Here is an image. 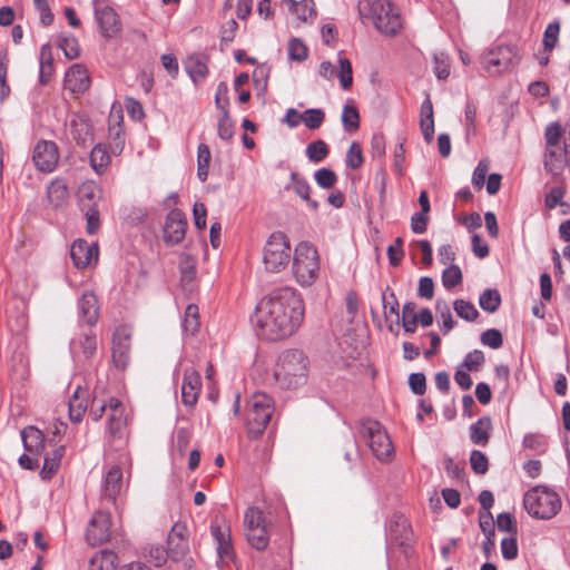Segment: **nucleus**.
Wrapping results in <instances>:
<instances>
[{"label": "nucleus", "instance_id": "obj_1", "mask_svg": "<svg viewBox=\"0 0 570 570\" xmlns=\"http://www.w3.org/2000/svg\"><path fill=\"white\" fill-rule=\"evenodd\" d=\"M304 317L302 295L292 287H283L258 302L252 323L261 337L276 342L293 336L302 326Z\"/></svg>", "mask_w": 570, "mask_h": 570}, {"label": "nucleus", "instance_id": "obj_2", "mask_svg": "<svg viewBox=\"0 0 570 570\" xmlns=\"http://www.w3.org/2000/svg\"><path fill=\"white\" fill-rule=\"evenodd\" d=\"M309 361L301 350H285L276 358L273 377L281 389L295 390L307 382Z\"/></svg>", "mask_w": 570, "mask_h": 570}, {"label": "nucleus", "instance_id": "obj_3", "mask_svg": "<svg viewBox=\"0 0 570 570\" xmlns=\"http://www.w3.org/2000/svg\"><path fill=\"white\" fill-rule=\"evenodd\" d=\"M358 11L385 36H395L402 29L400 12L390 0H363L358 3Z\"/></svg>", "mask_w": 570, "mask_h": 570}, {"label": "nucleus", "instance_id": "obj_4", "mask_svg": "<svg viewBox=\"0 0 570 570\" xmlns=\"http://www.w3.org/2000/svg\"><path fill=\"white\" fill-rule=\"evenodd\" d=\"M523 507L531 517L550 520L560 511L561 499L548 487L535 485L525 492Z\"/></svg>", "mask_w": 570, "mask_h": 570}, {"label": "nucleus", "instance_id": "obj_5", "mask_svg": "<svg viewBox=\"0 0 570 570\" xmlns=\"http://www.w3.org/2000/svg\"><path fill=\"white\" fill-rule=\"evenodd\" d=\"M293 275L296 282L308 287L320 275V255L317 249L308 242H301L293 253Z\"/></svg>", "mask_w": 570, "mask_h": 570}, {"label": "nucleus", "instance_id": "obj_6", "mask_svg": "<svg viewBox=\"0 0 570 570\" xmlns=\"http://www.w3.org/2000/svg\"><path fill=\"white\" fill-rule=\"evenodd\" d=\"M275 411L273 399L263 392L254 393L247 402L246 424L249 433L259 435Z\"/></svg>", "mask_w": 570, "mask_h": 570}, {"label": "nucleus", "instance_id": "obj_7", "mask_svg": "<svg viewBox=\"0 0 570 570\" xmlns=\"http://www.w3.org/2000/svg\"><path fill=\"white\" fill-rule=\"evenodd\" d=\"M292 257L287 236L282 232L273 233L263 249V263L272 273H278L287 267Z\"/></svg>", "mask_w": 570, "mask_h": 570}, {"label": "nucleus", "instance_id": "obj_8", "mask_svg": "<svg viewBox=\"0 0 570 570\" xmlns=\"http://www.w3.org/2000/svg\"><path fill=\"white\" fill-rule=\"evenodd\" d=\"M360 432L377 460L387 461L391 459L393 445L380 422L366 420L362 423Z\"/></svg>", "mask_w": 570, "mask_h": 570}, {"label": "nucleus", "instance_id": "obj_9", "mask_svg": "<svg viewBox=\"0 0 570 570\" xmlns=\"http://www.w3.org/2000/svg\"><path fill=\"white\" fill-rule=\"evenodd\" d=\"M244 525L248 543L256 550L266 549L269 535L263 511L249 507L244 514Z\"/></svg>", "mask_w": 570, "mask_h": 570}, {"label": "nucleus", "instance_id": "obj_10", "mask_svg": "<svg viewBox=\"0 0 570 570\" xmlns=\"http://www.w3.org/2000/svg\"><path fill=\"white\" fill-rule=\"evenodd\" d=\"M515 60L518 55L514 46H498L482 58V65L489 73L494 75L507 70Z\"/></svg>", "mask_w": 570, "mask_h": 570}, {"label": "nucleus", "instance_id": "obj_11", "mask_svg": "<svg viewBox=\"0 0 570 570\" xmlns=\"http://www.w3.org/2000/svg\"><path fill=\"white\" fill-rule=\"evenodd\" d=\"M59 157L58 146L51 140H40L33 148L32 160L40 171H53L58 165Z\"/></svg>", "mask_w": 570, "mask_h": 570}, {"label": "nucleus", "instance_id": "obj_12", "mask_svg": "<svg viewBox=\"0 0 570 570\" xmlns=\"http://www.w3.org/2000/svg\"><path fill=\"white\" fill-rule=\"evenodd\" d=\"M110 514L105 511H97L87 528L86 538L91 546H99L108 541L111 534Z\"/></svg>", "mask_w": 570, "mask_h": 570}, {"label": "nucleus", "instance_id": "obj_13", "mask_svg": "<svg viewBox=\"0 0 570 570\" xmlns=\"http://www.w3.org/2000/svg\"><path fill=\"white\" fill-rule=\"evenodd\" d=\"M187 218L179 209H173L166 216L164 225V240L168 245L179 244L186 235Z\"/></svg>", "mask_w": 570, "mask_h": 570}, {"label": "nucleus", "instance_id": "obj_14", "mask_svg": "<svg viewBox=\"0 0 570 570\" xmlns=\"http://www.w3.org/2000/svg\"><path fill=\"white\" fill-rule=\"evenodd\" d=\"M128 425V413L125 405L111 397L108 402L107 431L112 439H121Z\"/></svg>", "mask_w": 570, "mask_h": 570}, {"label": "nucleus", "instance_id": "obj_15", "mask_svg": "<svg viewBox=\"0 0 570 570\" xmlns=\"http://www.w3.org/2000/svg\"><path fill=\"white\" fill-rule=\"evenodd\" d=\"M95 17L104 37L111 38L120 30L118 14L100 0L95 1Z\"/></svg>", "mask_w": 570, "mask_h": 570}, {"label": "nucleus", "instance_id": "obj_16", "mask_svg": "<svg viewBox=\"0 0 570 570\" xmlns=\"http://www.w3.org/2000/svg\"><path fill=\"white\" fill-rule=\"evenodd\" d=\"M70 352L77 362H85L92 358L97 352V338L91 332L80 333L70 342Z\"/></svg>", "mask_w": 570, "mask_h": 570}, {"label": "nucleus", "instance_id": "obj_17", "mask_svg": "<svg viewBox=\"0 0 570 570\" xmlns=\"http://www.w3.org/2000/svg\"><path fill=\"white\" fill-rule=\"evenodd\" d=\"M124 115L121 109H112L108 118L109 147L114 155H119L125 147Z\"/></svg>", "mask_w": 570, "mask_h": 570}, {"label": "nucleus", "instance_id": "obj_18", "mask_svg": "<svg viewBox=\"0 0 570 570\" xmlns=\"http://www.w3.org/2000/svg\"><path fill=\"white\" fill-rule=\"evenodd\" d=\"M186 534V527L179 523L175 524L168 534V554L174 561L184 559L189 552Z\"/></svg>", "mask_w": 570, "mask_h": 570}, {"label": "nucleus", "instance_id": "obj_19", "mask_svg": "<svg viewBox=\"0 0 570 570\" xmlns=\"http://www.w3.org/2000/svg\"><path fill=\"white\" fill-rule=\"evenodd\" d=\"M130 334L125 327L117 328L112 336V361L119 368L129 362Z\"/></svg>", "mask_w": 570, "mask_h": 570}, {"label": "nucleus", "instance_id": "obj_20", "mask_svg": "<svg viewBox=\"0 0 570 570\" xmlns=\"http://www.w3.org/2000/svg\"><path fill=\"white\" fill-rule=\"evenodd\" d=\"M202 391L200 375L194 368H187L184 373L181 384V399L183 403L187 407H193L197 401Z\"/></svg>", "mask_w": 570, "mask_h": 570}, {"label": "nucleus", "instance_id": "obj_21", "mask_svg": "<svg viewBox=\"0 0 570 570\" xmlns=\"http://www.w3.org/2000/svg\"><path fill=\"white\" fill-rule=\"evenodd\" d=\"M70 256L77 268H85L98 258V248L86 240H75L70 248Z\"/></svg>", "mask_w": 570, "mask_h": 570}, {"label": "nucleus", "instance_id": "obj_22", "mask_svg": "<svg viewBox=\"0 0 570 570\" xmlns=\"http://www.w3.org/2000/svg\"><path fill=\"white\" fill-rule=\"evenodd\" d=\"M90 86L87 69L79 63L71 66L65 75V88L72 94H82Z\"/></svg>", "mask_w": 570, "mask_h": 570}, {"label": "nucleus", "instance_id": "obj_23", "mask_svg": "<svg viewBox=\"0 0 570 570\" xmlns=\"http://www.w3.org/2000/svg\"><path fill=\"white\" fill-rule=\"evenodd\" d=\"M212 534L217 544V553L223 562L230 561L234 557L230 529L226 523L213 524Z\"/></svg>", "mask_w": 570, "mask_h": 570}, {"label": "nucleus", "instance_id": "obj_24", "mask_svg": "<svg viewBox=\"0 0 570 570\" xmlns=\"http://www.w3.org/2000/svg\"><path fill=\"white\" fill-rule=\"evenodd\" d=\"M122 489V471L118 465H112L105 474L102 482V498L115 502Z\"/></svg>", "mask_w": 570, "mask_h": 570}, {"label": "nucleus", "instance_id": "obj_25", "mask_svg": "<svg viewBox=\"0 0 570 570\" xmlns=\"http://www.w3.org/2000/svg\"><path fill=\"white\" fill-rule=\"evenodd\" d=\"M492 420L490 416H482L470 426L469 436L474 445L487 446L492 432Z\"/></svg>", "mask_w": 570, "mask_h": 570}, {"label": "nucleus", "instance_id": "obj_26", "mask_svg": "<svg viewBox=\"0 0 570 570\" xmlns=\"http://www.w3.org/2000/svg\"><path fill=\"white\" fill-rule=\"evenodd\" d=\"M80 316L86 324L92 326L99 317V304L97 296L92 292H85L79 299Z\"/></svg>", "mask_w": 570, "mask_h": 570}, {"label": "nucleus", "instance_id": "obj_27", "mask_svg": "<svg viewBox=\"0 0 570 570\" xmlns=\"http://www.w3.org/2000/svg\"><path fill=\"white\" fill-rule=\"evenodd\" d=\"M287 190H293L297 196H299L304 202H306L307 206H309L313 210L318 208V203L314 199H311V186L307 180L296 171L291 174V183L286 186Z\"/></svg>", "mask_w": 570, "mask_h": 570}, {"label": "nucleus", "instance_id": "obj_28", "mask_svg": "<svg viewBox=\"0 0 570 570\" xmlns=\"http://www.w3.org/2000/svg\"><path fill=\"white\" fill-rule=\"evenodd\" d=\"M21 438L26 451L40 454L45 448V438L42 432L36 426H27L21 432Z\"/></svg>", "mask_w": 570, "mask_h": 570}, {"label": "nucleus", "instance_id": "obj_29", "mask_svg": "<svg viewBox=\"0 0 570 570\" xmlns=\"http://www.w3.org/2000/svg\"><path fill=\"white\" fill-rule=\"evenodd\" d=\"M100 197L101 189L92 180L82 183L78 189V198L83 208L96 207Z\"/></svg>", "mask_w": 570, "mask_h": 570}, {"label": "nucleus", "instance_id": "obj_30", "mask_svg": "<svg viewBox=\"0 0 570 570\" xmlns=\"http://www.w3.org/2000/svg\"><path fill=\"white\" fill-rule=\"evenodd\" d=\"M185 69L193 82L197 83L204 80L208 73L206 58L197 55L189 56L185 61Z\"/></svg>", "mask_w": 570, "mask_h": 570}, {"label": "nucleus", "instance_id": "obj_31", "mask_svg": "<svg viewBox=\"0 0 570 570\" xmlns=\"http://www.w3.org/2000/svg\"><path fill=\"white\" fill-rule=\"evenodd\" d=\"M117 566V554L109 550H101L91 557L88 570H116Z\"/></svg>", "mask_w": 570, "mask_h": 570}, {"label": "nucleus", "instance_id": "obj_32", "mask_svg": "<svg viewBox=\"0 0 570 570\" xmlns=\"http://www.w3.org/2000/svg\"><path fill=\"white\" fill-rule=\"evenodd\" d=\"M69 417L73 423H79L87 410L86 392L78 387L69 400Z\"/></svg>", "mask_w": 570, "mask_h": 570}, {"label": "nucleus", "instance_id": "obj_33", "mask_svg": "<svg viewBox=\"0 0 570 570\" xmlns=\"http://www.w3.org/2000/svg\"><path fill=\"white\" fill-rule=\"evenodd\" d=\"M48 199L53 206H60L69 198L68 185L62 178L51 181L47 189Z\"/></svg>", "mask_w": 570, "mask_h": 570}, {"label": "nucleus", "instance_id": "obj_34", "mask_svg": "<svg viewBox=\"0 0 570 570\" xmlns=\"http://www.w3.org/2000/svg\"><path fill=\"white\" fill-rule=\"evenodd\" d=\"M71 135L78 144L85 145L91 138V127L89 122L80 117L73 116L70 120Z\"/></svg>", "mask_w": 570, "mask_h": 570}, {"label": "nucleus", "instance_id": "obj_35", "mask_svg": "<svg viewBox=\"0 0 570 570\" xmlns=\"http://www.w3.org/2000/svg\"><path fill=\"white\" fill-rule=\"evenodd\" d=\"M199 312L198 306L189 304L184 313L181 322L183 332L187 335H195L199 330Z\"/></svg>", "mask_w": 570, "mask_h": 570}, {"label": "nucleus", "instance_id": "obj_36", "mask_svg": "<svg viewBox=\"0 0 570 570\" xmlns=\"http://www.w3.org/2000/svg\"><path fill=\"white\" fill-rule=\"evenodd\" d=\"M90 164L94 170L98 174L104 173L110 164V155L107 151L106 146L98 144L96 145L90 154Z\"/></svg>", "mask_w": 570, "mask_h": 570}, {"label": "nucleus", "instance_id": "obj_37", "mask_svg": "<svg viewBox=\"0 0 570 570\" xmlns=\"http://www.w3.org/2000/svg\"><path fill=\"white\" fill-rule=\"evenodd\" d=\"M212 155L206 144H199L197 148V177L200 181H205L208 177V169Z\"/></svg>", "mask_w": 570, "mask_h": 570}, {"label": "nucleus", "instance_id": "obj_38", "mask_svg": "<svg viewBox=\"0 0 570 570\" xmlns=\"http://www.w3.org/2000/svg\"><path fill=\"white\" fill-rule=\"evenodd\" d=\"M501 304V295L497 289H485L479 297L480 307L488 312L494 313Z\"/></svg>", "mask_w": 570, "mask_h": 570}, {"label": "nucleus", "instance_id": "obj_39", "mask_svg": "<svg viewBox=\"0 0 570 570\" xmlns=\"http://www.w3.org/2000/svg\"><path fill=\"white\" fill-rule=\"evenodd\" d=\"M559 33L560 21L556 19L547 26L543 32L542 43L546 51H552L557 47L559 42Z\"/></svg>", "mask_w": 570, "mask_h": 570}, {"label": "nucleus", "instance_id": "obj_40", "mask_svg": "<svg viewBox=\"0 0 570 570\" xmlns=\"http://www.w3.org/2000/svg\"><path fill=\"white\" fill-rule=\"evenodd\" d=\"M305 153L311 161L321 163L327 157L330 148L324 140L318 139L308 144Z\"/></svg>", "mask_w": 570, "mask_h": 570}, {"label": "nucleus", "instance_id": "obj_41", "mask_svg": "<svg viewBox=\"0 0 570 570\" xmlns=\"http://www.w3.org/2000/svg\"><path fill=\"white\" fill-rule=\"evenodd\" d=\"M382 304H383V313L385 318L387 320L391 315H395L399 320V308L400 304L399 301L394 294V292L386 287L382 292Z\"/></svg>", "mask_w": 570, "mask_h": 570}, {"label": "nucleus", "instance_id": "obj_42", "mask_svg": "<svg viewBox=\"0 0 570 570\" xmlns=\"http://www.w3.org/2000/svg\"><path fill=\"white\" fill-rule=\"evenodd\" d=\"M325 120V112L321 108H309L303 112L302 124L311 130L318 129Z\"/></svg>", "mask_w": 570, "mask_h": 570}, {"label": "nucleus", "instance_id": "obj_43", "mask_svg": "<svg viewBox=\"0 0 570 570\" xmlns=\"http://www.w3.org/2000/svg\"><path fill=\"white\" fill-rule=\"evenodd\" d=\"M342 124L346 131H355L360 127V115L352 105H345L342 110Z\"/></svg>", "mask_w": 570, "mask_h": 570}, {"label": "nucleus", "instance_id": "obj_44", "mask_svg": "<svg viewBox=\"0 0 570 570\" xmlns=\"http://www.w3.org/2000/svg\"><path fill=\"white\" fill-rule=\"evenodd\" d=\"M296 7H299V9L293 8L291 12L294 13L299 21L308 22L315 18L316 10L313 0L297 1Z\"/></svg>", "mask_w": 570, "mask_h": 570}, {"label": "nucleus", "instance_id": "obj_45", "mask_svg": "<svg viewBox=\"0 0 570 570\" xmlns=\"http://www.w3.org/2000/svg\"><path fill=\"white\" fill-rule=\"evenodd\" d=\"M65 448L60 446L53 452L52 458H45L43 466L40 472L42 479H50L58 470L60 459L63 455Z\"/></svg>", "mask_w": 570, "mask_h": 570}, {"label": "nucleus", "instance_id": "obj_46", "mask_svg": "<svg viewBox=\"0 0 570 570\" xmlns=\"http://www.w3.org/2000/svg\"><path fill=\"white\" fill-rule=\"evenodd\" d=\"M338 79L341 87L344 90H347L352 87L353 83V71H352V63L347 58L338 57Z\"/></svg>", "mask_w": 570, "mask_h": 570}, {"label": "nucleus", "instance_id": "obj_47", "mask_svg": "<svg viewBox=\"0 0 570 570\" xmlns=\"http://www.w3.org/2000/svg\"><path fill=\"white\" fill-rule=\"evenodd\" d=\"M453 308L459 317L469 322L475 321L479 316V312L474 305L464 299L454 301Z\"/></svg>", "mask_w": 570, "mask_h": 570}, {"label": "nucleus", "instance_id": "obj_48", "mask_svg": "<svg viewBox=\"0 0 570 570\" xmlns=\"http://www.w3.org/2000/svg\"><path fill=\"white\" fill-rule=\"evenodd\" d=\"M462 282V272L458 265L448 266L442 273V284L450 289Z\"/></svg>", "mask_w": 570, "mask_h": 570}, {"label": "nucleus", "instance_id": "obj_49", "mask_svg": "<svg viewBox=\"0 0 570 570\" xmlns=\"http://www.w3.org/2000/svg\"><path fill=\"white\" fill-rule=\"evenodd\" d=\"M217 132L222 140L229 141L234 136V125L229 118V111L224 110L218 120Z\"/></svg>", "mask_w": 570, "mask_h": 570}, {"label": "nucleus", "instance_id": "obj_50", "mask_svg": "<svg viewBox=\"0 0 570 570\" xmlns=\"http://www.w3.org/2000/svg\"><path fill=\"white\" fill-rule=\"evenodd\" d=\"M470 465L474 473L476 474H485L489 470V460L487 455L479 451L473 450L470 454Z\"/></svg>", "mask_w": 570, "mask_h": 570}, {"label": "nucleus", "instance_id": "obj_51", "mask_svg": "<svg viewBox=\"0 0 570 570\" xmlns=\"http://www.w3.org/2000/svg\"><path fill=\"white\" fill-rule=\"evenodd\" d=\"M47 46L41 48L40 58V82L47 83L51 77L53 63L50 52H46Z\"/></svg>", "mask_w": 570, "mask_h": 570}, {"label": "nucleus", "instance_id": "obj_52", "mask_svg": "<svg viewBox=\"0 0 570 570\" xmlns=\"http://www.w3.org/2000/svg\"><path fill=\"white\" fill-rule=\"evenodd\" d=\"M562 135V127L558 122L550 124L546 128L544 137L547 141V150L559 148L560 137Z\"/></svg>", "mask_w": 570, "mask_h": 570}, {"label": "nucleus", "instance_id": "obj_53", "mask_svg": "<svg viewBox=\"0 0 570 570\" xmlns=\"http://www.w3.org/2000/svg\"><path fill=\"white\" fill-rule=\"evenodd\" d=\"M522 444L527 449L543 453L547 450V440L543 435L538 433L525 434Z\"/></svg>", "mask_w": 570, "mask_h": 570}, {"label": "nucleus", "instance_id": "obj_54", "mask_svg": "<svg viewBox=\"0 0 570 570\" xmlns=\"http://www.w3.org/2000/svg\"><path fill=\"white\" fill-rule=\"evenodd\" d=\"M436 311L440 313L442 318V332L443 334H448L454 327V320L452 317L451 311L445 302L436 301L435 304Z\"/></svg>", "mask_w": 570, "mask_h": 570}, {"label": "nucleus", "instance_id": "obj_55", "mask_svg": "<svg viewBox=\"0 0 570 570\" xmlns=\"http://www.w3.org/2000/svg\"><path fill=\"white\" fill-rule=\"evenodd\" d=\"M497 527L500 531L508 532L511 535H517L518 524L511 513L503 512L497 517Z\"/></svg>", "mask_w": 570, "mask_h": 570}, {"label": "nucleus", "instance_id": "obj_56", "mask_svg": "<svg viewBox=\"0 0 570 570\" xmlns=\"http://www.w3.org/2000/svg\"><path fill=\"white\" fill-rule=\"evenodd\" d=\"M314 179L320 187L327 189L335 185L337 176L328 168H321L315 171Z\"/></svg>", "mask_w": 570, "mask_h": 570}, {"label": "nucleus", "instance_id": "obj_57", "mask_svg": "<svg viewBox=\"0 0 570 570\" xmlns=\"http://www.w3.org/2000/svg\"><path fill=\"white\" fill-rule=\"evenodd\" d=\"M288 58L295 61H304L307 58V47L297 38L288 42Z\"/></svg>", "mask_w": 570, "mask_h": 570}, {"label": "nucleus", "instance_id": "obj_58", "mask_svg": "<svg viewBox=\"0 0 570 570\" xmlns=\"http://www.w3.org/2000/svg\"><path fill=\"white\" fill-rule=\"evenodd\" d=\"M483 363V352L480 350H474L465 355L464 361L461 364V367H464L466 371H478Z\"/></svg>", "mask_w": 570, "mask_h": 570}, {"label": "nucleus", "instance_id": "obj_59", "mask_svg": "<svg viewBox=\"0 0 570 570\" xmlns=\"http://www.w3.org/2000/svg\"><path fill=\"white\" fill-rule=\"evenodd\" d=\"M59 47L68 59H76L80 55V47L75 37L62 38L59 42Z\"/></svg>", "mask_w": 570, "mask_h": 570}, {"label": "nucleus", "instance_id": "obj_60", "mask_svg": "<svg viewBox=\"0 0 570 570\" xmlns=\"http://www.w3.org/2000/svg\"><path fill=\"white\" fill-rule=\"evenodd\" d=\"M481 343L485 346L497 350L502 346L503 338L500 331L495 328H489L481 334Z\"/></svg>", "mask_w": 570, "mask_h": 570}, {"label": "nucleus", "instance_id": "obj_61", "mask_svg": "<svg viewBox=\"0 0 570 570\" xmlns=\"http://www.w3.org/2000/svg\"><path fill=\"white\" fill-rule=\"evenodd\" d=\"M434 72L439 79H446L450 75L448 56L443 52L434 55Z\"/></svg>", "mask_w": 570, "mask_h": 570}, {"label": "nucleus", "instance_id": "obj_62", "mask_svg": "<svg viewBox=\"0 0 570 570\" xmlns=\"http://www.w3.org/2000/svg\"><path fill=\"white\" fill-rule=\"evenodd\" d=\"M215 105L220 112H224V110H228V86L225 81L219 82L217 86L215 95Z\"/></svg>", "mask_w": 570, "mask_h": 570}, {"label": "nucleus", "instance_id": "obj_63", "mask_svg": "<svg viewBox=\"0 0 570 570\" xmlns=\"http://www.w3.org/2000/svg\"><path fill=\"white\" fill-rule=\"evenodd\" d=\"M147 554L155 567H161L168 559V550L161 546H150Z\"/></svg>", "mask_w": 570, "mask_h": 570}, {"label": "nucleus", "instance_id": "obj_64", "mask_svg": "<svg viewBox=\"0 0 570 570\" xmlns=\"http://www.w3.org/2000/svg\"><path fill=\"white\" fill-rule=\"evenodd\" d=\"M363 164L362 149L358 144L353 142L346 155V165L352 169L361 167Z\"/></svg>", "mask_w": 570, "mask_h": 570}]
</instances>
